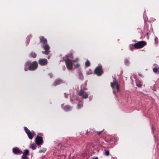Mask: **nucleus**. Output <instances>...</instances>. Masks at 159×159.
<instances>
[{
	"label": "nucleus",
	"instance_id": "5701e85b",
	"mask_svg": "<svg viewBox=\"0 0 159 159\" xmlns=\"http://www.w3.org/2000/svg\"><path fill=\"white\" fill-rule=\"evenodd\" d=\"M125 62L126 65H129V60L127 59H126L125 60Z\"/></svg>",
	"mask_w": 159,
	"mask_h": 159
},
{
	"label": "nucleus",
	"instance_id": "f704fd0d",
	"mask_svg": "<svg viewBox=\"0 0 159 159\" xmlns=\"http://www.w3.org/2000/svg\"><path fill=\"white\" fill-rule=\"evenodd\" d=\"M113 92L114 93V94L116 93L115 92V91H114Z\"/></svg>",
	"mask_w": 159,
	"mask_h": 159
},
{
	"label": "nucleus",
	"instance_id": "7c9ffc66",
	"mask_svg": "<svg viewBox=\"0 0 159 159\" xmlns=\"http://www.w3.org/2000/svg\"><path fill=\"white\" fill-rule=\"evenodd\" d=\"M44 152V151L43 150H40L39 151V152L40 153L42 152Z\"/></svg>",
	"mask_w": 159,
	"mask_h": 159
},
{
	"label": "nucleus",
	"instance_id": "a878e982",
	"mask_svg": "<svg viewBox=\"0 0 159 159\" xmlns=\"http://www.w3.org/2000/svg\"><path fill=\"white\" fill-rule=\"evenodd\" d=\"M78 109H80L83 106V104H78Z\"/></svg>",
	"mask_w": 159,
	"mask_h": 159
},
{
	"label": "nucleus",
	"instance_id": "7ed1b4c3",
	"mask_svg": "<svg viewBox=\"0 0 159 159\" xmlns=\"http://www.w3.org/2000/svg\"><path fill=\"white\" fill-rule=\"evenodd\" d=\"M146 44V43L145 41H139L134 44V48L137 49L141 48Z\"/></svg>",
	"mask_w": 159,
	"mask_h": 159
},
{
	"label": "nucleus",
	"instance_id": "0eeeda50",
	"mask_svg": "<svg viewBox=\"0 0 159 159\" xmlns=\"http://www.w3.org/2000/svg\"><path fill=\"white\" fill-rule=\"evenodd\" d=\"M65 61L67 68L69 70H71L73 67L72 61L69 59H66Z\"/></svg>",
	"mask_w": 159,
	"mask_h": 159
},
{
	"label": "nucleus",
	"instance_id": "473e14b6",
	"mask_svg": "<svg viewBox=\"0 0 159 159\" xmlns=\"http://www.w3.org/2000/svg\"><path fill=\"white\" fill-rule=\"evenodd\" d=\"M111 159H116V157H112Z\"/></svg>",
	"mask_w": 159,
	"mask_h": 159
},
{
	"label": "nucleus",
	"instance_id": "58836bf2",
	"mask_svg": "<svg viewBox=\"0 0 159 159\" xmlns=\"http://www.w3.org/2000/svg\"><path fill=\"white\" fill-rule=\"evenodd\" d=\"M147 34L148 35V33H147Z\"/></svg>",
	"mask_w": 159,
	"mask_h": 159
},
{
	"label": "nucleus",
	"instance_id": "6e6552de",
	"mask_svg": "<svg viewBox=\"0 0 159 159\" xmlns=\"http://www.w3.org/2000/svg\"><path fill=\"white\" fill-rule=\"evenodd\" d=\"M79 95L83 98H88L89 94H87L83 90L81 89L79 92Z\"/></svg>",
	"mask_w": 159,
	"mask_h": 159
},
{
	"label": "nucleus",
	"instance_id": "1a4fd4ad",
	"mask_svg": "<svg viewBox=\"0 0 159 159\" xmlns=\"http://www.w3.org/2000/svg\"><path fill=\"white\" fill-rule=\"evenodd\" d=\"M35 142L38 145L42 144L43 142L42 137L37 135L35 138Z\"/></svg>",
	"mask_w": 159,
	"mask_h": 159
},
{
	"label": "nucleus",
	"instance_id": "aec40b11",
	"mask_svg": "<svg viewBox=\"0 0 159 159\" xmlns=\"http://www.w3.org/2000/svg\"><path fill=\"white\" fill-rule=\"evenodd\" d=\"M105 155L106 156H108L110 154L108 150L106 149L104 150Z\"/></svg>",
	"mask_w": 159,
	"mask_h": 159
},
{
	"label": "nucleus",
	"instance_id": "6ab92c4d",
	"mask_svg": "<svg viewBox=\"0 0 159 159\" xmlns=\"http://www.w3.org/2000/svg\"><path fill=\"white\" fill-rule=\"evenodd\" d=\"M37 147L36 145L35 144H32L30 145V148L33 149H35Z\"/></svg>",
	"mask_w": 159,
	"mask_h": 159
},
{
	"label": "nucleus",
	"instance_id": "cd10ccee",
	"mask_svg": "<svg viewBox=\"0 0 159 159\" xmlns=\"http://www.w3.org/2000/svg\"><path fill=\"white\" fill-rule=\"evenodd\" d=\"M48 75L49 76V77L51 78H52L53 76V75L51 73H49L48 74Z\"/></svg>",
	"mask_w": 159,
	"mask_h": 159
},
{
	"label": "nucleus",
	"instance_id": "393cba45",
	"mask_svg": "<svg viewBox=\"0 0 159 159\" xmlns=\"http://www.w3.org/2000/svg\"><path fill=\"white\" fill-rule=\"evenodd\" d=\"M21 159H29L27 156L23 155L21 157Z\"/></svg>",
	"mask_w": 159,
	"mask_h": 159
},
{
	"label": "nucleus",
	"instance_id": "f3484780",
	"mask_svg": "<svg viewBox=\"0 0 159 159\" xmlns=\"http://www.w3.org/2000/svg\"><path fill=\"white\" fill-rule=\"evenodd\" d=\"M29 150L28 149H26L23 152V155L27 156L29 155Z\"/></svg>",
	"mask_w": 159,
	"mask_h": 159
},
{
	"label": "nucleus",
	"instance_id": "423d86ee",
	"mask_svg": "<svg viewBox=\"0 0 159 159\" xmlns=\"http://www.w3.org/2000/svg\"><path fill=\"white\" fill-rule=\"evenodd\" d=\"M25 131L26 133L27 134L29 138L30 139H33L34 135L35 134V133L33 131H30L29 129L26 127L25 128Z\"/></svg>",
	"mask_w": 159,
	"mask_h": 159
},
{
	"label": "nucleus",
	"instance_id": "c756f323",
	"mask_svg": "<svg viewBox=\"0 0 159 159\" xmlns=\"http://www.w3.org/2000/svg\"><path fill=\"white\" fill-rule=\"evenodd\" d=\"M78 60V58H76V59L73 60L72 61H73L74 62H76Z\"/></svg>",
	"mask_w": 159,
	"mask_h": 159
},
{
	"label": "nucleus",
	"instance_id": "20e7f679",
	"mask_svg": "<svg viewBox=\"0 0 159 159\" xmlns=\"http://www.w3.org/2000/svg\"><path fill=\"white\" fill-rule=\"evenodd\" d=\"M94 73L98 76L101 75L103 73L102 66H97L95 69Z\"/></svg>",
	"mask_w": 159,
	"mask_h": 159
},
{
	"label": "nucleus",
	"instance_id": "bb28decb",
	"mask_svg": "<svg viewBox=\"0 0 159 159\" xmlns=\"http://www.w3.org/2000/svg\"><path fill=\"white\" fill-rule=\"evenodd\" d=\"M67 57L71 58L73 57V56L71 54H68V55H67Z\"/></svg>",
	"mask_w": 159,
	"mask_h": 159
},
{
	"label": "nucleus",
	"instance_id": "9b49d317",
	"mask_svg": "<svg viewBox=\"0 0 159 159\" xmlns=\"http://www.w3.org/2000/svg\"><path fill=\"white\" fill-rule=\"evenodd\" d=\"M12 150L13 152L16 154L20 155L22 153V151L17 147L13 148Z\"/></svg>",
	"mask_w": 159,
	"mask_h": 159
},
{
	"label": "nucleus",
	"instance_id": "a19ab883",
	"mask_svg": "<svg viewBox=\"0 0 159 159\" xmlns=\"http://www.w3.org/2000/svg\"><path fill=\"white\" fill-rule=\"evenodd\" d=\"M64 69H65V67H64Z\"/></svg>",
	"mask_w": 159,
	"mask_h": 159
},
{
	"label": "nucleus",
	"instance_id": "e433bc0d",
	"mask_svg": "<svg viewBox=\"0 0 159 159\" xmlns=\"http://www.w3.org/2000/svg\"><path fill=\"white\" fill-rule=\"evenodd\" d=\"M49 58H50L49 57H48V59H49Z\"/></svg>",
	"mask_w": 159,
	"mask_h": 159
},
{
	"label": "nucleus",
	"instance_id": "a211bd4d",
	"mask_svg": "<svg viewBox=\"0 0 159 159\" xmlns=\"http://www.w3.org/2000/svg\"><path fill=\"white\" fill-rule=\"evenodd\" d=\"M30 63V61H27V62L25 64V71H26L28 70V69H27V66H28L29 65Z\"/></svg>",
	"mask_w": 159,
	"mask_h": 159
},
{
	"label": "nucleus",
	"instance_id": "4be33fe9",
	"mask_svg": "<svg viewBox=\"0 0 159 159\" xmlns=\"http://www.w3.org/2000/svg\"><path fill=\"white\" fill-rule=\"evenodd\" d=\"M136 85L139 87H141L142 85L140 84V82L138 81L136 82Z\"/></svg>",
	"mask_w": 159,
	"mask_h": 159
},
{
	"label": "nucleus",
	"instance_id": "412c9836",
	"mask_svg": "<svg viewBox=\"0 0 159 159\" xmlns=\"http://www.w3.org/2000/svg\"><path fill=\"white\" fill-rule=\"evenodd\" d=\"M85 66L86 67H89L90 66V63L89 61L88 60L86 61L85 63Z\"/></svg>",
	"mask_w": 159,
	"mask_h": 159
},
{
	"label": "nucleus",
	"instance_id": "f257e3e1",
	"mask_svg": "<svg viewBox=\"0 0 159 159\" xmlns=\"http://www.w3.org/2000/svg\"><path fill=\"white\" fill-rule=\"evenodd\" d=\"M39 39L40 42L41 44V47L44 50V51H43L42 52L45 54L48 55L50 52V47L48 44V40L43 36H40Z\"/></svg>",
	"mask_w": 159,
	"mask_h": 159
},
{
	"label": "nucleus",
	"instance_id": "72a5a7b5",
	"mask_svg": "<svg viewBox=\"0 0 159 159\" xmlns=\"http://www.w3.org/2000/svg\"><path fill=\"white\" fill-rule=\"evenodd\" d=\"M65 97L66 98H67V96H66V93H65Z\"/></svg>",
	"mask_w": 159,
	"mask_h": 159
},
{
	"label": "nucleus",
	"instance_id": "dca6fc26",
	"mask_svg": "<svg viewBox=\"0 0 159 159\" xmlns=\"http://www.w3.org/2000/svg\"><path fill=\"white\" fill-rule=\"evenodd\" d=\"M30 56L34 58H35L37 56V54L34 52H32L30 54Z\"/></svg>",
	"mask_w": 159,
	"mask_h": 159
},
{
	"label": "nucleus",
	"instance_id": "4468645a",
	"mask_svg": "<svg viewBox=\"0 0 159 159\" xmlns=\"http://www.w3.org/2000/svg\"><path fill=\"white\" fill-rule=\"evenodd\" d=\"M153 71L154 72L159 74V66H157L153 69Z\"/></svg>",
	"mask_w": 159,
	"mask_h": 159
},
{
	"label": "nucleus",
	"instance_id": "f8f14e48",
	"mask_svg": "<svg viewBox=\"0 0 159 159\" xmlns=\"http://www.w3.org/2000/svg\"><path fill=\"white\" fill-rule=\"evenodd\" d=\"M62 80L61 79H57L54 82V85L55 86L59 84L62 83Z\"/></svg>",
	"mask_w": 159,
	"mask_h": 159
},
{
	"label": "nucleus",
	"instance_id": "39448f33",
	"mask_svg": "<svg viewBox=\"0 0 159 159\" xmlns=\"http://www.w3.org/2000/svg\"><path fill=\"white\" fill-rule=\"evenodd\" d=\"M111 86L113 88H116L117 92H119V85L118 84L117 81L116 80L115 78H113V82L111 83Z\"/></svg>",
	"mask_w": 159,
	"mask_h": 159
},
{
	"label": "nucleus",
	"instance_id": "c9c22d12",
	"mask_svg": "<svg viewBox=\"0 0 159 159\" xmlns=\"http://www.w3.org/2000/svg\"><path fill=\"white\" fill-rule=\"evenodd\" d=\"M84 90H86L87 89L86 88H84Z\"/></svg>",
	"mask_w": 159,
	"mask_h": 159
},
{
	"label": "nucleus",
	"instance_id": "f03ea898",
	"mask_svg": "<svg viewBox=\"0 0 159 159\" xmlns=\"http://www.w3.org/2000/svg\"><path fill=\"white\" fill-rule=\"evenodd\" d=\"M28 69L30 70H34L36 69L38 67V64L37 62L34 61L31 63H30L29 65Z\"/></svg>",
	"mask_w": 159,
	"mask_h": 159
},
{
	"label": "nucleus",
	"instance_id": "b1692460",
	"mask_svg": "<svg viewBox=\"0 0 159 159\" xmlns=\"http://www.w3.org/2000/svg\"><path fill=\"white\" fill-rule=\"evenodd\" d=\"M129 47L130 49L131 50H133L134 48V45L133 44H130L129 46Z\"/></svg>",
	"mask_w": 159,
	"mask_h": 159
},
{
	"label": "nucleus",
	"instance_id": "2f4dec72",
	"mask_svg": "<svg viewBox=\"0 0 159 159\" xmlns=\"http://www.w3.org/2000/svg\"><path fill=\"white\" fill-rule=\"evenodd\" d=\"M80 65L79 64H77L76 65V66L77 67H78L80 66Z\"/></svg>",
	"mask_w": 159,
	"mask_h": 159
},
{
	"label": "nucleus",
	"instance_id": "4c0bfd02",
	"mask_svg": "<svg viewBox=\"0 0 159 159\" xmlns=\"http://www.w3.org/2000/svg\"><path fill=\"white\" fill-rule=\"evenodd\" d=\"M29 41H30V40H29V41H28V43H29Z\"/></svg>",
	"mask_w": 159,
	"mask_h": 159
},
{
	"label": "nucleus",
	"instance_id": "ddd939ff",
	"mask_svg": "<svg viewBox=\"0 0 159 159\" xmlns=\"http://www.w3.org/2000/svg\"><path fill=\"white\" fill-rule=\"evenodd\" d=\"M72 109V107L69 106H65L63 107V109L64 111H70Z\"/></svg>",
	"mask_w": 159,
	"mask_h": 159
},
{
	"label": "nucleus",
	"instance_id": "2eb2a0df",
	"mask_svg": "<svg viewBox=\"0 0 159 159\" xmlns=\"http://www.w3.org/2000/svg\"><path fill=\"white\" fill-rule=\"evenodd\" d=\"M78 74L79 78L81 80H83V76L82 72L80 70H79L78 71Z\"/></svg>",
	"mask_w": 159,
	"mask_h": 159
},
{
	"label": "nucleus",
	"instance_id": "c85d7f7f",
	"mask_svg": "<svg viewBox=\"0 0 159 159\" xmlns=\"http://www.w3.org/2000/svg\"><path fill=\"white\" fill-rule=\"evenodd\" d=\"M103 130L97 132V133L98 134H100L102 132H103Z\"/></svg>",
	"mask_w": 159,
	"mask_h": 159
},
{
	"label": "nucleus",
	"instance_id": "9d476101",
	"mask_svg": "<svg viewBox=\"0 0 159 159\" xmlns=\"http://www.w3.org/2000/svg\"><path fill=\"white\" fill-rule=\"evenodd\" d=\"M39 64L41 66H45L47 64L48 61L45 59H40L39 61Z\"/></svg>",
	"mask_w": 159,
	"mask_h": 159
},
{
	"label": "nucleus",
	"instance_id": "ea45409f",
	"mask_svg": "<svg viewBox=\"0 0 159 159\" xmlns=\"http://www.w3.org/2000/svg\"><path fill=\"white\" fill-rule=\"evenodd\" d=\"M157 39V38H156L155 39V40H156Z\"/></svg>",
	"mask_w": 159,
	"mask_h": 159
}]
</instances>
